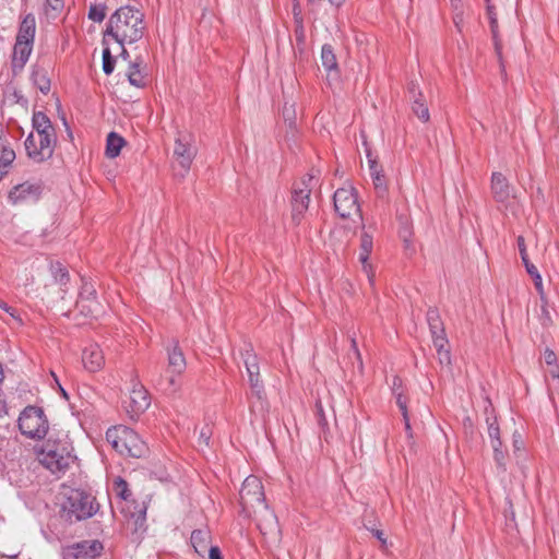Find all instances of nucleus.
Masks as SVG:
<instances>
[{
  "instance_id": "nucleus-1",
  "label": "nucleus",
  "mask_w": 559,
  "mask_h": 559,
  "mask_svg": "<svg viewBox=\"0 0 559 559\" xmlns=\"http://www.w3.org/2000/svg\"><path fill=\"white\" fill-rule=\"evenodd\" d=\"M145 31L144 14L131 5L117 9L109 17L104 32V41L111 37L121 46L135 43L143 37Z\"/></svg>"
},
{
  "instance_id": "nucleus-2",
  "label": "nucleus",
  "mask_w": 559,
  "mask_h": 559,
  "mask_svg": "<svg viewBox=\"0 0 559 559\" xmlns=\"http://www.w3.org/2000/svg\"><path fill=\"white\" fill-rule=\"evenodd\" d=\"M32 124L37 133L38 143L32 132L25 140V150L29 158L36 163H41L50 158L53 154L56 144L55 128L50 119L43 111H34Z\"/></svg>"
},
{
  "instance_id": "nucleus-3",
  "label": "nucleus",
  "mask_w": 559,
  "mask_h": 559,
  "mask_svg": "<svg viewBox=\"0 0 559 559\" xmlns=\"http://www.w3.org/2000/svg\"><path fill=\"white\" fill-rule=\"evenodd\" d=\"M72 452V443L67 437L50 436L37 451V459L52 474H64L75 460Z\"/></svg>"
},
{
  "instance_id": "nucleus-4",
  "label": "nucleus",
  "mask_w": 559,
  "mask_h": 559,
  "mask_svg": "<svg viewBox=\"0 0 559 559\" xmlns=\"http://www.w3.org/2000/svg\"><path fill=\"white\" fill-rule=\"evenodd\" d=\"M106 440L121 455L143 457L148 449L140 436L127 426H115L106 431Z\"/></svg>"
},
{
  "instance_id": "nucleus-5",
  "label": "nucleus",
  "mask_w": 559,
  "mask_h": 559,
  "mask_svg": "<svg viewBox=\"0 0 559 559\" xmlns=\"http://www.w3.org/2000/svg\"><path fill=\"white\" fill-rule=\"evenodd\" d=\"M98 509L95 498L80 489H71L61 507L62 516L69 522H76L93 516Z\"/></svg>"
},
{
  "instance_id": "nucleus-6",
  "label": "nucleus",
  "mask_w": 559,
  "mask_h": 559,
  "mask_svg": "<svg viewBox=\"0 0 559 559\" xmlns=\"http://www.w3.org/2000/svg\"><path fill=\"white\" fill-rule=\"evenodd\" d=\"M239 496L242 512L247 516H251L252 513H257V510L266 506L263 485L257 476L250 475L243 480Z\"/></svg>"
},
{
  "instance_id": "nucleus-7",
  "label": "nucleus",
  "mask_w": 559,
  "mask_h": 559,
  "mask_svg": "<svg viewBox=\"0 0 559 559\" xmlns=\"http://www.w3.org/2000/svg\"><path fill=\"white\" fill-rule=\"evenodd\" d=\"M19 429L28 438H44L48 432V420L44 411L37 406L25 407L19 417Z\"/></svg>"
},
{
  "instance_id": "nucleus-8",
  "label": "nucleus",
  "mask_w": 559,
  "mask_h": 559,
  "mask_svg": "<svg viewBox=\"0 0 559 559\" xmlns=\"http://www.w3.org/2000/svg\"><path fill=\"white\" fill-rule=\"evenodd\" d=\"M333 203L335 212L341 218L353 222H356L355 218H357L360 223L362 222L357 192L353 187L337 189L333 195Z\"/></svg>"
},
{
  "instance_id": "nucleus-9",
  "label": "nucleus",
  "mask_w": 559,
  "mask_h": 559,
  "mask_svg": "<svg viewBox=\"0 0 559 559\" xmlns=\"http://www.w3.org/2000/svg\"><path fill=\"white\" fill-rule=\"evenodd\" d=\"M313 181L314 177L312 175H306L294 186L292 192V221L295 225L300 224L304 214L308 210Z\"/></svg>"
},
{
  "instance_id": "nucleus-10",
  "label": "nucleus",
  "mask_w": 559,
  "mask_h": 559,
  "mask_svg": "<svg viewBox=\"0 0 559 559\" xmlns=\"http://www.w3.org/2000/svg\"><path fill=\"white\" fill-rule=\"evenodd\" d=\"M195 155L197 148L192 145L190 135H180L176 139L173 168L177 177H186Z\"/></svg>"
},
{
  "instance_id": "nucleus-11",
  "label": "nucleus",
  "mask_w": 559,
  "mask_h": 559,
  "mask_svg": "<svg viewBox=\"0 0 559 559\" xmlns=\"http://www.w3.org/2000/svg\"><path fill=\"white\" fill-rule=\"evenodd\" d=\"M257 520V526L264 538L271 543H278L281 540L282 532L278 524L277 516L264 506L253 513Z\"/></svg>"
},
{
  "instance_id": "nucleus-12",
  "label": "nucleus",
  "mask_w": 559,
  "mask_h": 559,
  "mask_svg": "<svg viewBox=\"0 0 559 559\" xmlns=\"http://www.w3.org/2000/svg\"><path fill=\"white\" fill-rule=\"evenodd\" d=\"M151 399L147 390L140 383H134L128 400L123 401V407L131 419L138 418L150 406Z\"/></svg>"
},
{
  "instance_id": "nucleus-13",
  "label": "nucleus",
  "mask_w": 559,
  "mask_h": 559,
  "mask_svg": "<svg viewBox=\"0 0 559 559\" xmlns=\"http://www.w3.org/2000/svg\"><path fill=\"white\" fill-rule=\"evenodd\" d=\"M41 192L43 187L40 183L25 181L13 187V189L9 192V200L12 204L35 202L39 199Z\"/></svg>"
},
{
  "instance_id": "nucleus-14",
  "label": "nucleus",
  "mask_w": 559,
  "mask_h": 559,
  "mask_svg": "<svg viewBox=\"0 0 559 559\" xmlns=\"http://www.w3.org/2000/svg\"><path fill=\"white\" fill-rule=\"evenodd\" d=\"M490 189L493 199L499 203H507L511 198H515L514 188L501 173H492Z\"/></svg>"
},
{
  "instance_id": "nucleus-15",
  "label": "nucleus",
  "mask_w": 559,
  "mask_h": 559,
  "mask_svg": "<svg viewBox=\"0 0 559 559\" xmlns=\"http://www.w3.org/2000/svg\"><path fill=\"white\" fill-rule=\"evenodd\" d=\"M104 547L99 540H83L69 547L68 555L75 559H95Z\"/></svg>"
},
{
  "instance_id": "nucleus-16",
  "label": "nucleus",
  "mask_w": 559,
  "mask_h": 559,
  "mask_svg": "<svg viewBox=\"0 0 559 559\" xmlns=\"http://www.w3.org/2000/svg\"><path fill=\"white\" fill-rule=\"evenodd\" d=\"M409 99L412 102V110L423 122H427L430 118L426 99L423 96L418 84L411 82L408 85Z\"/></svg>"
},
{
  "instance_id": "nucleus-17",
  "label": "nucleus",
  "mask_w": 559,
  "mask_h": 559,
  "mask_svg": "<svg viewBox=\"0 0 559 559\" xmlns=\"http://www.w3.org/2000/svg\"><path fill=\"white\" fill-rule=\"evenodd\" d=\"M82 361L90 372H96L100 370L105 365L104 353L99 345L91 344L84 348L82 354Z\"/></svg>"
},
{
  "instance_id": "nucleus-18",
  "label": "nucleus",
  "mask_w": 559,
  "mask_h": 559,
  "mask_svg": "<svg viewBox=\"0 0 559 559\" xmlns=\"http://www.w3.org/2000/svg\"><path fill=\"white\" fill-rule=\"evenodd\" d=\"M372 247H373L372 237L369 234H367V233H362L361 238H360L359 261L362 264V269L366 272L370 284H373V277H374V273L372 271V267L368 263V259H369V255H370V253L372 251Z\"/></svg>"
},
{
  "instance_id": "nucleus-19",
  "label": "nucleus",
  "mask_w": 559,
  "mask_h": 559,
  "mask_svg": "<svg viewBox=\"0 0 559 559\" xmlns=\"http://www.w3.org/2000/svg\"><path fill=\"white\" fill-rule=\"evenodd\" d=\"M33 50V44L15 41L12 56V70L14 73L22 71Z\"/></svg>"
},
{
  "instance_id": "nucleus-20",
  "label": "nucleus",
  "mask_w": 559,
  "mask_h": 559,
  "mask_svg": "<svg viewBox=\"0 0 559 559\" xmlns=\"http://www.w3.org/2000/svg\"><path fill=\"white\" fill-rule=\"evenodd\" d=\"M35 32H36L35 16L32 13L26 14L20 24L15 41H22L25 44L26 43L34 44Z\"/></svg>"
},
{
  "instance_id": "nucleus-21",
  "label": "nucleus",
  "mask_w": 559,
  "mask_h": 559,
  "mask_svg": "<svg viewBox=\"0 0 559 559\" xmlns=\"http://www.w3.org/2000/svg\"><path fill=\"white\" fill-rule=\"evenodd\" d=\"M294 38L296 41L294 52L297 56L298 53H304L306 46V31L304 26V19L300 15V12L297 11V8H294Z\"/></svg>"
},
{
  "instance_id": "nucleus-22",
  "label": "nucleus",
  "mask_w": 559,
  "mask_h": 559,
  "mask_svg": "<svg viewBox=\"0 0 559 559\" xmlns=\"http://www.w3.org/2000/svg\"><path fill=\"white\" fill-rule=\"evenodd\" d=\"M186 358L182 350L178 346V343L168 350V369L167 373L181 374L186 370Z\"/></svg>"
},
{
  "instance_id": "nucleus-23",
  "label": "nucleus",
  "mask_w": 559,
  "mask_h": 559,
  "mask_svg": "<svg viewBox=\"0 0 559 559\" xmlns=\"http://www.w3.org/2000/svg\"><path fill=\"white\" fill-rule=\"evenodd\" d=\"M427 323L431 333L432 342L440 337H447L445 330L438 309L429 308L427 311Z\"/></svg>"
},
{
  "instance_id": "nucleus-24",
  "label": "nucleus",
  "mask_w": 559,
  "mask_h": 559,
  "mask_svg": "<svg viewBox=\"0 0 559 559\" xmlns=\"http://www.w3.org/2000/svg\"><path fill=\"white\" fill-rule=\"evenodd\" d=\"M190 542L194 551L204 557V554L209 549V544L211 542V533L207 530H194L191 533Z\"/></svg>"
},
{
  "instance_id": "nucleus-25",
  "label": "nucleus",
  "mask_w": 559,
  "mask_h": 559,
  "mask_svg": "<svg viewBox=\"0 0 559 559\" xmlns=\"http://www.w3.org/2000/svg\"><path fill=\"white\" fill-rule=\"evenodd\" d=\"M32 81L34 85L43 93L48 94L50 92L51 82L48 76L47 70L44 68H36L32 72Z\"/></svg>"
},
{
  "instance_id": "nucleus-26",
  "label": "nucleus",
  "mask_w": 559,
  "mask_h": 559,
  "mask_svg": "<svg viewBox=\"0 0 559 559\" xmlns=\"http://www.w3.org/2000/svg\"><path fill=\"white\" fill-rule=\"evenodd\" d=\"M124 144L126 141L122 136H120L116 132H110L107 136L106 156L108 158L117 157L120 154V151Z\"/></svg>"
},
{
  "instance_id": "nucleus-27",
  "label": "nucleus",
  "mask_w": 559,
  "mask_h": 559,
  "mask_svg": "<svg viewBox=\"0 0 559 559\" xmlns=\"http://www.w3.org/2000/svg\"><path fill=\"white\" fill-rule=\"evenodd\" d=\"M245 367L248 376H260V368L257 359V355L253 353L252 347L249 346L245 352L241 353Z\"/></svg>"
},
{
  "instance_id": "nucleus-28",
  "label": "nucleus",
  "mask_w": 559,
  "mask_h": 559,
  "mask_svg": "<svg viewBox=\"0 0 559 559\" xmlns=\"http://www.w3.org/2000/svg\"><path fill=\"white\" fill-rule=\"evenodd\" d=\"M486 424H487V432L488 437L490 439L491 447H502V442L500 439V428L497 423L496 416H487L486 417Z\"/></svg>"
},
{
  "instance_id": "nucleus-29",
  "label": "nucleus",
  "mask_w": 559,
  "mask_h": 559,
  "mask_svg": "<svg viewBox=\"0 0 559 559\" xmlns=\"http://www.w3.org/2000/svg\"><path fill=\"white\" fill-rule=\"evenodd\" d=\"M321 61L326 71L337 72V61L331 45H323L321 50Z\"/></svg>"
},
{
  "instance_id": "nucleus-30",
  "label": "nucleus",
  "mask_w": 559,
  "mask_h": 559,
  "mask_svg": "<svg viewBox=\"0 0 559 559\" xmlns=\"http://www.w3.org/2000/svg\"><path fill=\"white\" fill-rule=\"evenodd\" d=\"M433 346L437 349V355H438L439 362L441 365L449 366L451 364V355H450L449 348L447 347L448 346V338L447 337L437 338L433 342Z\"/></svg>"
},
{
  "instance_id": "nucleus-31",
  "label": "nucleus",
  "mask_w": 559,
  "mask_h": 559,
  "mask_svg": "<svg viewBox=\"0 0 559 559\" xmlns=\"http://www.w3.org/2000/svg\"><path fill=\"white\" fill-rule=\"evenodd\" d=\"M82 281L83 284L81 287L79 299L76 301V307H82L84 309L86 300L96 299V290L91 282L84 281V278H82Z\"/></svg>"
},
{
  "instance_id": "nucleus-32",
  "label": "nucleus",
  "mask_w": 559,
  "mask_h": 559,
  "mask_svg": "<svg viewBox=\"0 0 559 559\" xmlns=\"http://www.w3.org/2000/svg\"><path fill=\"white\" fill-rule=\"evenodd\" d=\"M489 23H490V29H491V34H492L495 50H496V53L499 59L501 71L504 72V64L502 61V52H501L502 47H501V41L498 37V19L492 17V20H490Z\"/></svg>"
},
{
  "instance_id": "nucleus-33",
  "label": "nucleus",
  "mask_w": 559,
  "mask_h": 559,
  "mask_svg": "<svg viewBox=\"0 0 559 559\" xmlns=\"http://www.w3.org/2000/svg\"><path fill=\"white\" fill-rule=\"evenodd\" d=\"M127 76L131 85L136 87L144 86V79L141 74L138 63L130 64L129 70L127 72Z\"/></svg>"
},
{
  "instance_id": "nucleus-34",
  "label": "nucleus",
  "mask_w": 559,
  "mask_h": 559,
  "mask_svg": "<svg viewBox=\"0 0 559 559\" xmlns=\"http://www.w3.org/2000/svg\"><path fill=\"white\" fill-rule=\"evenodd\" d=\"M107 14V7L105 3L92 4L88 10V19L94 22H103Z\"/></svg>"
},
{
  "instance_id": "nucleus-35",
  "label": "nucleus",
  "mask_w": 559,
  "mask_h": 559,
  "mask_svg": "<svg viewBox=\"0 0 559 559\" xmlns=\"http://www.w3.org/2000/svg\"><path fill=\"white\" fill-rule=\"evenodd\" d=\"M76 308L84 317H92V318L97 317V314L100 311V305L97 302L96 299L86 300L84 309L82 307H76Z\"/></svg>"
},
{
  "instance_id": "nucleus-36",
  "label": "nucleus",
  "mask_w": 559,
  "mask_h": 559,
  "mask_svg": "<svg viewBox=\"0 0 559 559\" xmlns=\"http://www.w3.org/2000/svg\"><path fill=\"white\" fill-rule=\"evenodd\" d=\"M176 376V373H170L166 378L160 377L157 384L164 391L176 392L178 389Z\"/></svg>"
},
{
  "instance_id": "nucleus-37",
  "label": "nucleus",
  "mask_w": 559,
  "mask_h": 559,
  "mask_svg": "<svg viewBox=\"0 0 559 559\" xmlns=\"http://www.w3.org/2000/svg\"><path fill=\"white\" fill-rule=\"evenodd\" d=\"M374 191L378 198L385 199L388 195V187L384 175L376 176L372 179Z\"/></svg>"
},
{
  "instance_id": "nucleus-38",
  "label": "nucleus",
  "mask_w": 559,
  "mask_h": 559,
  "mask_svg": "<svg viewBox=\"0 0 559 559\" xmlns=\"http://www.w3.org/2000/svg\"><path fill=\"white\" fill-rule=\"evenodd\" d=\"M115 63H116V60L112 57L110 49L108 47H106L103 50V71L107 75L111 74L115 69Z\"/></svg>"
},
{
  "instance_id": "nucleus-39",
  "label": "nucleus",
  "mask_w": 559,
  "mask_h": 559,
  "mask_svg": "<svg viewBox=\"0 0 559 559\" xmlns=\"http://www.w3.org/2000/svg\"><path fill=\"white\" fill-rule=\"evenodd\" d=\"M114 486L117 496L123 500H127L131 496V492L128 489V483L123 478L117 477L114 481Z\"/></svg>"
},
{
  "instance_id": "nucleus-40",
  "label": "nucleus",
  "mask_w": 559,
  "mask_h": 559,
  "mask_svg": "<svg viewBox=\"0 0 559 559\" xmlns=\"http://www.w3.org/2000/svg\"><path fill=\"white\" fill-rule=\"evenodd\" d=\"M248 377H249V382H250L252 394L258 400H262L264 396V389H263L262 382L259 379V376H248Z\"/></svg>"
},
{
  "instance_id": "nucleus-41",
  "label": "nucleus",
  "mask_w": 559,
  "mask_h": 559,
  "mask_svg": "<svg viewBox=\"0 0 559 559\" xmlns=\"http://www.w3.org/2000/svg\"><path fill=\"white\" fill-rule=\"evenodd\" d=\"M519 252L522 259L523 264L525 265L526 272L528 271V267L535 266L530 260L526 251V245L525 239L523 236H519L516 239Z\"/></svg>"
},
{
  "instance_id": "nucleus-42",
  "label": "nucleus",
  "mask_w": 559,
  "mask_h": 559,
  "mask_svg": "<svg viewBox=\"0 0 559 559\" xmlns=\"http://www.w3.org/2000/svg\"><path fill=\"white\" fill-rule=\"evenodd\" d=\"M15 158V153L10 147H3L0 156V164L3 168H8Z\"/></svg>"
},
{
  "instance_id": "nucleus-43",
  "label": "nucleus",
  "mask_w": 559,
  "mask_h": 559,
  "mask_svg": "<svg viewBox=\"0 0 559 559\" xmlns=\"http://www.w3.org/2000/svg\"><path fill=\"white\" fill-rule=\"evenodd\" d=\"M493 450V459L499 468L506 471V453L502 450V447H492Z\"/></svg>"
},
{
  "instance_id": "nucleus-44",
  "label": "nucleus",
  "mask_w": 559,
  "mask_h": 559,
  "mask_svg": "<svg viewBox=\"0 0 559 559\" xmlns=\"http://www.w3.org/2000/svg\"><path fill=\"white\" fill-rule=\"evenodd\" d=\"M0 309L4 310L7 313L10 314V317L16 321L19 325L23 324V321L17 312V310L11 306H9L7 302L0 299Z\"/></svg>"
},
{
  "instance_id": "nucleus-45",
  "label": "nucleus",
  "mask_w": 559,
  "mask_h": 559,
  "mask_svg": "<svg viewBox=\"0 0 559 559\" xmlns=\"http://www.w3.org/2000/svg\"><path fill=\"white\" fill-rule=\"evenodd\" d=\"M55 278L60 285H66L69 282L68 271L61 267L59 263L56 265Z\"/></svg>"
},
{
  "instance_id": "nucleus-46",
  "label": "nucleus",
  "mask_w": 559,
  "mask_h": 559,
  "mask_svg": "<svg viewBox=\"0 0 559 559\" xmlns=\"http://www.w3.org/2000/svg\"><path fill=\"white\" fill-rule=\"evenodd\" d=\"M367 158H368V162H369V168H370L371 178L373 179L377 175L378 176L383 175L382 169L378 165L377 160L371 158V152L369 150H367Z\"/></svg>"
},
{
  "instance_id": "nucleus-47",
  "label": "nucleus",
  "mask_w": 559,
  "mask_h": 559,
  "mask_svg": "<svg viewBox=\"0 0 559 559\" xmlns=\"http://www.w3.org/2000/svg\"><path fill=\"white\" fill-rule=\"evenodd\" d=\"M539 322L544 328H547V326L551 325V323H552V319H551L550 312L547 308L546 301H544V304L542 306V313L539 316Z\"/></svg>"
},
{
  "instance_id": "nucleus-48",
  "label": "nucleus",
  "mask_w": 559,
  "mask_h": 559,
  "mask_svg": "<svg viewBox=\"0 0 559 559\" xmlns=\"http://www.w3.org/2000/svg\"><path fill=\"white\" fill-rule=\"evenodd\" d=\"M394 397L396 400V404H397L402 415H406L408 413V409H407L408 399L404 395V392H396Z\"/></svg>"
},
{
  "instance_id": "nucleus-49",
  "label": "nucleus",
  "mask_w": 559,
  "mask_h": 559,
  "mask_svg": "<svg viewBox=\"0 0 559 559\" xmlns=\"http://www.w3.org/2000/svg\"><path fill=\"white\" fill-rule=\"evenodd\" d=\"M350 349L358 362V369L360 372H362V369H364V366H362V358H361V354L358 349V346H357V342H356V338L353 336L350 338Z\"/></svg>"
},
{
  "instance_id": "nucleus-50",
  "label": "nucleus",
  "mask_w": 559,
  "mask_h": 559,
  "mask_svg": "<svg viewBox=\"0 0 559 559\" xmlns=\"http://www.w3.org/2000/svg\"><path fill=\"white\" fill-rule=\"evenodd\" d=\"M391 390H392L393 395H395L396 392H404L403 391V381L399 376L393 377Z\"/></svg>"
},
{
  "instance_id": "nucleus-51",
  "label": "nucleus",
  "mask_w": 559,
  "mask_h": 559,
  "mask_svg": "<svg viewBox=\"0 0 559 559\" xmlns=\"http://www.w3.org/2000/svg\"><path fill=\"white\" fill-rule=\"evenodd\" d=\"M211 435H212L211 429H210L207 426H205V427H203V428L200 430L199 438H200V440H202V441H203V443H204L205 445H209V441H210Z\"/></svg>"
},
{
  "instance_id": "nucleus-52",
  "label": "nucleus",
  "mask_w": 559,
  "mask_h": 559,
  "mask_svg": "<svg viewBox=\"0 0 559 559\" xmlns=\"http://www.w3.org/2000/svg\"><path fill=\"white\" fill-rule=\"evenodd\" d=\"M544 360L548 366H554L556 364L557 356L552 350L546 349L544 353Z\"/></svg>"
},
{
  "instance_id": "nucleus-53",
  "label": "nucleus",
  "mask_w": 559,
  "mask_h": 559,
  "mask_svg": "<svg viewBox=\"0 0 559 559\" xmlns=\"http://www.w3.org/2000/svg\"><path fill=\"white\" fill-rule=\"evenodd\" d=\"M527 273L532 277L534 284H539V282H542V276L536 266L528 267Z\"/></svg>"
},
{
  "instance_id": "nucleus-54",
  "label": "nucleus",
  "mask_w": 559,
  "mask_h": 559,
  "mask_svg": "<svg viewBox=\"0 0 559 559\" xmlns=\"http://www.w3.org/2000/svg\"><path fill=\"white\" fill-rule=\"evenodd\" d=\"M209 559H223L222 552L218 547L212 546L207 549Z\"/></svg>"
},
{
  "instance_id": "nucleus-55",
  "label": "nucleus",
  "mask_w": 559,
  "mask_h": 559,
  "mask_svg": "<svg viewBox=\"0 0 559 559\" xmlns=\"http://www.w3.org/2000/svg\"><path fill=\"white\" fill-rule=\"evenodd\" d=\"M47 5L53 11L59 12L63 8V0H46Z\"/></svg>"
},
{
  "instance_id": "nucleus-56",
  "label": "nucleus",
  "mask_w": 559,
  "mask_h": 559,
  "mask_svg": "<svg viewBox=\"0 0 559 559\" xmlns=\"http://www.w3.org/2000/svg\"><path fill=\"white\" fill-rule=\"evenodd\" d=\"M453 22L459 31H461V25L463 23V11L454 12Z\"/></svg>"
},
{
  "instance_id": "nucleus-57",
  "label": "nucleus",
  "mask_w": 559,
  "mask_h": 559,
  "mask_svg": "<svg viewBox=\"0 0 559 559\" xmlns=\"http://www.w3.org/2000/svg\"><path fill=\"white\" fill-rule=\"evenodd\" d=\"M453 12L463 11L464 4L462 0H450Z\"/></svg>"
},
{
  "instance_id": "nucleus-58",
  "label": "nucleus",
  "mask_w": 559,
  "mask_h": 559,
  "mask_svg": "<svg viewBox=\"0 0 559 559\" xmlns=\"http://www.w3.org/2000/svg\"><path fill=\"white\" fill-rule=\"evenodd\" d=\"M402 416H403V420H404V424H405V430H406L408 437L412 438L413 433H412V427H411V423H409L408 413L406 415H402Z\"/></svg>"
},
{
  "instance_id": "nucleus-59",
  "label": "nucleus",
  "mask_w": 559,
  "mask_h": 559,
  "mask_svg": "<svg viewBox=\"0 0 559 559\" xmlns=\"http://www.w3.org/2000/svg\"><path fill=\"white\" fill-rule=\"evenodd\" d=\"M487 15L489 21L492 20V17H497L496 8L492 4L487 5Z\"/></svg>"
},
{
  "instance_id": "nucleus-60",
  "label": "nucleus",
  "mask_w": 559,
  "mask_h": 559,
  "mask_svg": "<svg viewBox=\"0 0 559 559\" xmlns=\"http://www.w3.org/2000/svg\"><path fill=\"white\" fill-rule=\"evenodd\" d=\"M549 374L552 377V378H559V367L555 364L554 366H549Z\"/></svg>"
},
{
  "instance_id": "nucleus-61",
  "label": "nucleus",
  "mask_w": 559,
  "mask_h": 559,
  "mask_svg": "<svg viewBox=\"0 0 559 559\" xmlns=\"http://www.w3.org/2000/svg\"><path fill=\"white\" fill-rule=\"evenodd\" d=\"M373 535L382 543L385 544L386 539L384 538V534L380 530H372Z\"/></svg>"
},
{
  "instance_id": "nucleus-62",
  "label": "nucleus",
  "mask_w": 559,
  "mask_h": 559,
  "mask_svg": "<svg viewBox=\"0 0 559 559\" xmlns=\"http://www.w3.org/2000/svg\"><path fill=\"white\" fill-rule=\"evenodd\" d=\"M534 285H535V288L537 289V292L539 293L542 300L544 301L543 281L539 282V284H534Z\"/></svg>"
},
{
  "instance_id": "nucleus-63",
  "label": "nucleus",
  "mask_w": 559,
  "mask_h": 559,
  "mask_svg": "<svg viewBox=\"0 0 559 559\" xmlns=\"http://www.w3.org/2000/svg\"><path fill=\"white\" fill-rule=\"evenodd\" d=\"M401 236L404 238V241L407 242V236L411 235V233L404 228L403 230L400 231Z\"/></svg>"
},
{
  "instance_id": "nucleus-64",
  "label": "nucleus",
  "mask_w": 559,
  "mask_h": 559,
  "mask_svg": "<svg viewBox=\"0 0 559 559\" xmlns=\"http://www.w3.org/2000/svg\"><path fill=\"white\" fill-rule=\"evenodd\" d=\"M332 5L340 7L345 0H328Z\"/></svg>"
}]
</instances>
